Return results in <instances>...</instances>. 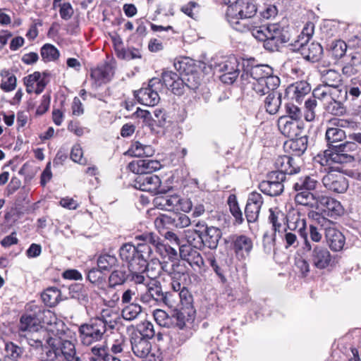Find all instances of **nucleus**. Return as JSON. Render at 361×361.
<instances>
[{"mask_svg": "<svg viewBox=\"0 0 361 361\" xmlns=\"http://www.w3.org/2000/svg\"><path fill=\"white\" fill-rule=\"evenodd\" d=\"M276 232L266 231L263 235V247L266 253L270 254L275 249Z\"/></svg>", "mask_w": 361, "mask_h": 361, "instance_id": "obj_57", "label": "nucleus"}, {"mask_svg": "<svg viewBox=\"0 0 361 361\" xmlns=\"http://www.w3.org/2000/svg\"><path fill=\"white\" fill-rule=\"evenodd\" d=\"M130 344L135 355L140 358L145 357L151 350L150 342L137 334H133L130 338Z\"/></svg>", "mask_w": 361, "mask_h": 361, "instance_id": "obj_29", "label": "nucleus"}, {"mask_svg": "<svg viewBox=\"0 0 361 361\" xmlns=\"http://www.w3.org/2000/svg\"><path fill=\"white\" fill-rule=\"evenodd\" d=\"M228 204L230 211L232 215L235 217L236 222L238 224H242L243 221V213L235 199V197H233V200L231 199V196L229 197Z\"/></svg>", "mask_w": 361, "mask_h": 361, "instance_id": "obj_63", "label": "nucleus"}, {"mask_svg": "<svg viewBox=\"0 0 361 361\" xmlns=\"http://www.w3.org/2000/svg\"><path fill=\"white\" fill-rule=\"evenodd\" d=\"M185 237L188 243L187 245L198 249L202 248V231L187 229L185 231Z\"/></svg>", "mask_w": 361, "mask_h": 361, "instance_id": "obj_51", "label": "nucleus"}, {"mask_svg": "<svg viewBox=\"0 0 361 361\" xmlns=\"http://www.w3.org/2000/svg\"><path fill=\"white\" fill-rule=\"evenodd\" d=\"M326 111L335 116H341L345 113V108L341 101L336 100V95L331 97L326 106Z\"/></svg>", "mask_w": 361, "mask_h": 361, "instance_id": "obj_56", "label": "nucleus"}, {"mask_svg": "<svg viewBox=\"0 0 361 361\" xmlns=\"http://www.w3.org/2000/svg\"><path fill=\"white\" fill-rule=\"evenodd\" d=\"M130 152L135 157H152L154 150L151 145H143L142 143L135 141L132 143L130 148Z\"/></svg>", "mask_w": 361, "mask_h": 361, "instance_id": "obj_48", "label": "nucleus"}, {"mask_svg": "<svg viewBox=\"0 0 361 361\" xmlns=\"http://www.w3.org/2000/svg\"><path fill=\"white\" fill-rule=\"evenodd\" d=\"M221 231L214 226H209L205 231H202V247L206 246L210 249H216L221 237Z\"/></svg>", "mask_w": 361, "mask_h": 361, "instance_id": "obj_33", "label": "nucleus"}, {"mask_svg": "<svg viewBox=\"0 0 361 361\" xmlns=\"http://www.w3.org/2000/svg\"><path fill=\"white\" fill-rule=\"evenodd\" d=\"M162 88L161 79L157 78H152L147 87H143L135 92V97L137 101L146 106H154L157 105L160 97L158 92Z\"/></svg>", "mask_w": 361, "mask_h": 361, "instance_id": "obj_12", "label": "nucleus"}, {"mask_svg": "<svg viewBox=\"0 0 361 361\" xmlns=\"http://www.w3.org/2000/svg\"><path fill=\"white\" fill-rule=\"evenodd\" d=\"M325 137L329 149L324 152V156L320 159L321 165L343 164L354 161V156L349 152L356 149L355 142H345L334 145L343 141L346 137L345 132L342 128L329 126Z\"/></svg>", "mask_w": 361, "mask_h": 361, "instance_id": "obj_2", "label": "nucleus"}, {"mask_svg": "<svg viewBox=\"0 0 361 361\" xmlns=\"http://www.w3.org/2000/svg\"><path fill=\"white\" fill-rule=\"evenodd\" d=\"M153 316L159 326L164 327H169L171 326V316L169 317L165 311L159 309L155 310L153 312Z\"/></svg>", "mask_w": 361, "mask_h": 361, "instance_id": "obj_61", "label": "nucleus"}, {"mask_svg": "<svg viewBox=\"0 0 361 361\" xmlns=\"http://www.w3.org/2000/svg\"><path fill=\"white\" fill-rule=\"evenodd\" d=\"M216 71L222 73L219 75L221 81L226 84H232L235 82L240 73V63L238 59L231 56L221 62L216 67Z\"/></svg>", "mask_w": 361, "mask_h": 361, "instance_id": "obj_17", "label": "nucleus"}, {"mask_svg": "<svg viewBox=\"0 0 361 361\" xmlns=\"http://www.w3.org/2000/svg\"><path fill=\"white\" fill-rule=\"evenodd\" d=\"M137 328L140 332L138 336H141L142 338L148 340V338H152L155 336L154 325L148 321L142 322Z\"/></svg>", "mask_w": 361, "mask_h": 361, "instance_id": "obj_60", "label": "nucleus"}, {"mask_svg": "<svg viewBox=\"0 0 361 361\" xmlns=\"http://www.w3.org/2000/svg\"><path fill=\"white\" fill-rule=\"evenodd\" d=\"M69 294L72 298L78 300L80 302H85L88 300L87 291L82 284L71 285L69 287Z\"/></svg>", "mask_w": 361, "mask_h": 361, "instance_id": "obj_53", "label": "nucleus"}, {"mask_svg": "<svg viewBox=\"0 0 361 361\" xmlns=\"http://www.w3.org/2000/svg\"><path fill=\"white\" fill-rule=\"evenodd\" d=\"M318 72L321 81L324 85L334 90L342 93V77L340 73L334 69H326L324 66H319Z\"/></svg>", "mask_w": 361, "mask_h": 361, "instance_id": "obj_20", "label": "nucleus"}, {"mask_svg": "<svg viewBox=\"0 0 361 361\" xmlns=\"http://www.w3.org/2000/svg\"><path fill=\"white\" fill-rule=\"evenodd\" d=\"M1 76L2 77L0 87L4 92H11L16 87V78L7 70H2L1 71Z\"/></svg>", "mask_w": 361, "mask_h": 361, "instance_id": "obj_50", "label": "nucleus"}, {"mask_svg": "<svg viewBox=\"0 0 361 361\" xmlns=\"http://www.w3.org/2000/svg\"><path fill=\"white\" fill-rule=\"evenodd\" d=\"M310 39H307V37H305V36L300 33L297 38L289 44L290 49L293 51L299 52L301 49L305 48L310 43Z\"/></svg>", "mask_w": 361, "mask_h": 361, "instance_id": "obj_64", "label": "nucleus"}, {"mask_svg": "<svg viewBox=\"0 0 361 361\" xmlns=\"http://www.w3.org/2000/svg\"><path fill=\"white\" fill-rule=\"evenodd\" d=\"M191 78L193 79L194 76L190 75L186 80L180 75L177 80H175L174 82L172 83L168 90H171L174 94L177 95L183 94L185 87L195 90L198 87V83H192L190 82Z\"/></svg>", "mask_w": 361, "mask_h": 361, "instance_id": "obj_40", "label": "nucleus"}, {"mask_svg": "<svg viewBox=\"0 0 361 361\" xmlns=\"http://www.w3.org/2000/svg\"><path fill=\"white\" fill-rule=\"evenodd\" d=\"M311 90L310 86L306 81L302 80L296 82L288 86L286 89V93L290 95L293 99L296 102L300 103L302 98Z\"/></svg>", "mask_w": 361, "mask_h": 361, "instance_id": "obj_34", "label": "nucleus"}, {"mask_svg": "<svg viewBox=\"0 0 361 361\" xmlns=\"http://www.w3.org/2000/svg\"><path fill=\"white\" fill-rule=\"evenodd\" d=\"M307 223L305 218L299 214L293 216L288 221V227L290 230H297L304 239L303 250L308 252L307 259L312 265L319 270L326 269L334 264V257L329 250L324 246L312 244L306 232Z\"/></svg>", "mask_w": 361, "mask_h": 361, "instance_id": "obj_3", "label": "nucleus"}, {"mask_svg": "<svg viewBox=\"0 0 361 361\" xmlns=\"http://www.w3.org/2000/svg\"><path fill=\"white\" fill-rule=\"evenodd\" d=\"M332 165H322L326 166L324 170L328 171L322 178V183L327 190L331 192L343 193L348 188V182L343 174L334 172V171L339 170V167H334Z\"/></svg>", "mask_w": 361, "mask_h": 361, "instance_id": "obj_14", "label": "nucleus"}, {"mask_svg": "<svg viewBox=\"0 0 361 361\" xmlns=\"http://www.w3.org/2000/svg\"><path fill=\"white\" fill-rule=\"evenodd\" d=\"M114 75L113 67L108 63L99 65L91 69L90 76L94 81L96 86L106 83L110 81Z\"/></svg>", "mask_w": 361, "mask_h": 361, "instance_id": "obj_26", "label": "nucleus"}, {"mask_svg": "<svg viewBox=\"0 0 361 361\" xmlns=\"http://www.w3.org/2000/svg\"><path fill=\"white\" fill-rule=\"evenodd\" d=\"M194 319L195 311L192 305L188 307L183 306L171 312V325L185 333L184 338L181 339V343H183L192 334L191 327Z\"/></svg>", "mask_w": 361, "mask_h": 361, "instance_id": "obj_9", "label": "nucleus"}, {"mask_svg": "<svg viewBox=\"0 0 361 361\" xmlns=\"http://www.w3.org/2000/svg\"><path fill=\"white\" fill-rule=\"evenodd\" d=\"M190 223V218L185 214L180 213L178 211L170 215L161 214L154 220V225L158 229L170 227L183 228L188 226Z\"/></svg>", "mask_w": 361, "mask_h": 361, "instance_id": "obj_16", "label": "nucleus"}, {"mask_svg": "<svg viewBox=\"0 0 361 361\" xmlns=\"http://www.w3.org/2000/svg\"><path fill=\"white\" fill-rule=\"evenodd\" d=\"M128 167L132 172L142 176L152 174L153 171L160 169L161 164L157 160L144 159L131 161Z\"/></svg>", "mask_w": 361, "mask_h": 361, "instance_id": "obj_23", "label": "nucleus"}, {"mask_svg": "<svg viewBox=\"0 0 361 361\" xmlns=\"http://www.w3.org/2000/svg\"><path fill=\"white\" fill-rule=\"evenodd\" d=\"M46 344L47 347L41 354L42 361H71L75 355V345L70 341L47 337Z\"/></svg>", "mask_w": 361, "mask_h": 361, "instance_id": "obj_7", "label": "nucleus"}, {"mask_svg": "<svg viewBox=\"0 0 361 361\" xmlns=\"http://www.w3.org/2000/svg\"><path fill=\"white\" fill-rule=\"evenodd\" d=\"M42 60L45 62L53 61L59 57V50L51 44H45L40 51Z\"/></svg>", "mask_w": 361, "mask_h": 361, "instance_id": "obj_54", "label": "nucleus"}, {"mask_svg": "<svg viewBox=\"0 0 361 361\" xmlns=\"http://www.w3.org/2000/svg\"><path fill=\"white\" fill-rule=\"evenodd\" d=\"M328 86L325 85H320L317 86L312 92V97L316 99H324L326 98L331 99V97L335 96L336 92L328 90Z\"/></svg>", "mask_w": 361, "mask_h": 361, "instance_id": "obj_62", "label": "nucleus"}, {"mask_svg": "<svg viewBox=\"0 0 361 361\" xmlns=\"http://www.w3.org/2000/svg\"><path fill=\"white\" fill-rule=\"evenodd\" d=\"M207 261L213 271L219 277L220 281L222 283H226L227 279L225 276V273L226 271L227 266L226 263H224L221 260L216 259L214 256L209 257L207 259Z\"/></svg>", "mask_w": 361, "mask_h": 361, "instance_id": "obj_45", "label": "nucleus"}, {"mask_svg": "<svg viewBox=\"0 0 361 361\" xmlns=\"http://www.w3.org/2000/svg\"><path fill=\"white\" fill-rule=\"evenodd\" d=\"M242 81H247L259 96L267 94L264 104L270 114L278 112L281 104V94L276 91L281 80L274 73V69L267 64L247 65L240 75Z\"/></svg>", "mask_w": 361, "mask_h": 361, "instance_id": "obj_1", "label": "nucleus"}, {"mask_svg": "<svg viewBox=\"0 0 361 361\" xmlns=\"http://www.w3.org/2000/svg\"><path fill=\"white\" fill-rule=\"evenodd\" d=\"M256 12L257 6L252 0H236L228 7L226 16L252 18Z\"/></svg>", "mask_w": 361, "mask_h": 361, "instance_id": "obj_18", "label": "nucleus"}, {"mask_svg": "<svg viewBox=\"0 0 361 361\" xmlns=\"http://www.w3.org/2000/svg\"><path fill=\"white\" fill-rule=\"evenodd\" d=\"M276 165L279 168L276 171L282 172L285 176L286 174H296L300 171V167L297 164L296 160L289 156L279 157L276 161Z\"/></svg>", "mask_w": 361, "mask_h": 361, "instance_id": "obj_32", "label": "nucleus"}, {"mask_svg": "<svg viewBox=\"0 0 361 361\" xmlns=\"http://www.w3.org/2000/svg\"><path fill=\"white\" fill-rule=\"evenodd\" d=\"M276 165L279 168L276 171L282 172L285 176L286 174H296L300 171V167L297 164L296 160L289 156L279 157L276 161Z\"/></svg>", "mask_w": 361, "mask_h": 361, "instance_id": "obj_31", "label": "nucleus"}, {"mask_svg": "<svg viewBox=\"0 0 361 361\" xmlns=\"http://www.w3.org/2000/svg\"><path fill=\"white\" fill-rule=\"evenodd\" d=\"M47 324L48 331L54 336H60L64 326L61 320H59L56 315L50 310H40L32 313L21 316L19 324L20 332H31L42 328V324Z\"/></svg>", "mask_w": 361, "mask_h": 361, "instance_id": "obj_4", "label": "nucleus"}, {"mask_svg": "<svg viewBox=\"0 0 361 361\" xmlns=\"http://www.w3.org/2000/svg\"><path fill=\"white\" fill-rule=\"evenodd\" d=\"M161 180L154 174L138 176L135 181V188L152 193H162L160 190Z\"/></svg>", "mask_w": 361, "mask_h": 361, "instance_id": "obj_22", "label": "nucleus"}, {"mask_svg": "<svg viewBox=\"0 0 361 361\" xmlns=\"http://www.w3.org/2000/svg\"><path fill=\"white\" fill-rule=\"evenodd\" d=\"M347 48V44L344 41L336 39L327 45L326 51L330 57L337 61L345 55Z\"/></svg>", "mask_w": 361, "mask_h": 361, "instance_id": "obj_38", "label": "nucleus"}, {"mask_svg": "<svg viewBox=\"0 0 361 361\" xmlns=\"http://www.w3.org/2000/svg\"><path fill=\"white\" fill-rule=\"evenodd\" d=\"M43 302L49 307H54L61 301V291L56 287L47 288L42 294Z\"/></svg>", "mask_w": 361, "mask_h": 361, "instance_id": "obj_43", "label": "nucleus"}, {"mask_svg": "<svg viewBox=\"0 0 361 361\" xmlns=\"http://www.w3.org/2000/svg\"><path fill=\"white\" fill-rule=\"evenodd\" d=\"M116 322L113 320L107 321L104 316L90 319L87 323L79 326L80 340L82 345L90 346L97 342L102 341L109 329H114Z\"/></svg>", "mask_w": 361, "mask_h": 361, "instance_id": "obj_5", "label": "nucleus"}, {"mask_svg": "<svg viewBox=\"0 0 361 361\" xmlns=\"http://www.w3.org/2000/svg\"><path fill=\"white\" fill-rule=\"evenodd\" d=\"M4 353L6 357L12 361H18L22 357L24 349L13 342L8 341L5 343Z\"/></svg>", "mask_w": 361, "mask_h": 361, "instance_id": "obj_46", "label": "nucleus"}, {"mask_svg": "<svg viewBox=\"0 0 361 361\" xmlns=\"http://www.w3.org/2000/svg\"><path fill=\"white\" fill-rule=\"evenodd\" d=\"M317 185V180L313 176H305L298 178L293 185L295 191H310L314 190Z\"/></svg>", "mask_w": 361, "mask_h": 361, "instance_id": "obj_42", "label": "nucleus"}, {"mask_svg": "<svg viewBox=\"0 0 361 361\" xmlns=\"http://www.w3.org/2000/svg\"><path fill=\"white\" fill-rule=\"evenodd\" d=\"M323 52V48L318 42L309 43L305 48L301 49L299 51L304 59L312 63L319 61Z\"/></svg>", "mask_w": 361, "mask_h": 361, "instance_id": "obj_35", "label": "nucleus"}, {"mask_svg": "<svg viewBox=\"0 0 361 361\" xmlns=\"http://www.w3.org/2000/svg\"><path fill=\"white\" fill-rule=\"evenodd\" d=\"M295 201L296 204L312 209H319V197L310 191H295Z\"/></svg>", "mask_w": 361, "mask_h": 361, "instance_id": "obj_36", "label": "nucleus"}, {"mask_svg": "<svg viewBox=\"0 0 361 361\" xmlns=\"http://www.w3.org/2000/svg\"><path fill=\"white\" fill-rule=\"evenodd\" d=\"M142 312V307L137 303H130L125 306L122 311L121 315L123 319L132 321L138 317Z\"/></svg>", "mask_w": 361, "mask_h": 361, "instance_id": "obj_52", "label": "nucleus"}, {"mask_svg": "<svg viewBox=\"0 0 361 361\" xmlns=\"http://www.w3.org/2000/svg\"><path fill=\"white\" fill-rule=\"evenodd\" d=\"M252 247V240L246 235H238L233 240V248L238 258L245 259L248 257Z\"/></svg>", "mask_w": 361, "mask_h": 361, "instance_id": "obj_28", "label": "nucleus"}, {"mask_svg": "<svg viewBox=\"0 0 361 361\" xmlns=\"http://www.w3.org/2000/svg\"><path fill=\"white\" fill-rule=\"evenodd\" d=\"M269 212V221L272 224V231L279 232L283 224H284L286 221V216L283 212L277 208L270 209Z\"/></svg>", "mask_w": 361, "mask_h": 361, "instance_id": "obj_44", "label": "nucleus"}, {"mask_svg": "<svg viewBox=\"0 0 361 361\" xmlns=\"http://www.w3.org/2000/svg\"><path fill=\"white\" fill-rule=\"evenodd\" d=\"M317 102L315 98L310 97L305 102V118L307 121H312L315 118V109Z\"/></svg>", "mask_w": 361, "mask_h": 361, "instance_id": "obj_58", "label": "nucleus"}, {"mask_svg": "<svg viewBox=\"0 0 361 361\" xmlns=\"http://www.w3.org/2000/svg\"><path fill=\"white\" fill-rule=\"evenodd\" d=\"M170 277L171 279V286L172 289H180V286H184L181 283L182 278L185 277V270L183 265L180 262H173L171 264Z\"/></svg>", "mask_w": 361, "mask_h": 361, "instance_id": "obj_37", "label": "nucleus"}, {"mask_svg": "<svg viewBox=\"0 0 361 361\" xmlns=\"http://www.w3.org/2000/svg\"><path fill=\"white\" fill-rule=\"evenodd\" d=\"M319 207L321 206V211L331 217L339 216L343 213V208L340 202L327 197H319Z\"/></svg>", "mask_w": 361, "mask_h": 361, "instance_id": "obj_24", "label": "nucleus"}, {"mask_svg": "<svg viewBox=\"0 0 361 361\" xmlns=\"http://www.w3.org/2000/svg\"><path fill=\"white\" fill-rule=\"evenodd\" d=\"M163 291L160 285L152 284L147 288L145 293L140 295V300L149 306H161Z\"/></svg>", "mask_w": 361, "mask_h": 361, "instance_id": "obj_25", "label": "nucleus"}, {"mask_svg": "<svg viewBox=\"0 0 361 361\" xmlns=\"http://www.w3.org/2000/svg\"><path fill=\"white\" fill-rule=\"evenodd\" d=\"M307 140L306 135L293 137L286 143V147L291 149L295 155L300 157L307 149Z\"/></svg>", "mask_w": 361, "mask_h": 361, "instance_id": "obj_41", "label": "nucleus"}, {"mask_svg": "<svg viewBox=\"0 0 361 361\" xmlns=\"http://www.w3.org/2000/svg\"><path fill=\"white\" fill-rule=\"evenodd\" d=\"M267 38L264 47L269 51H278L281 46L288 42L290 39L288 31L278 23L267 25Z\"/></svg>", "mask_w": 361, "mask_h": 361, "instance_id": "obj_13", "label": "nucleus"}, {"mask_svg": "<svg viewBox=\"0 0 361 361\" xmlns=\"http://www.w3.org/2000/svg\"><path fill=\"white\" fill-rule=\"evenodd\" d=\"M263 204L264 198L260 193L252 192L249 195L245 208V214L248 223L257 221Z\"/></svg>", "mask_w": 361, "mask_h": 361, "instance_id": "obj_19", "label": "nucleus"}, {"mask_svg": "<svg viewBox=\"0 0 361 361\" xmlns=\"http://www.w3.org/2000/svg\"><path fill=\"white\" fill-rule=\"evenodd\" d=\"M286 176L280 171H271L267 174V180H262L259 184V189L264 194L276 197L280 195L284 190L283 183Z\"/></svg>", "mask_w": 361, "mask_h": 361, "instance_id": "obj_15", "label": "nucleus"}, {"mask_svg": "<svg viewBox=\"0 0 361 361\" xmlns=\"http://www.w3.org/2000/svg\"><path fill=\"white\" fill-rule=\"evenodd\" d=\"M227 20L231 27L241 32H250L253 25L252 18H244L238 16H226Z\"/></svg>", "mask_w": 361, "mask_h": 361, "instance_id": "obj_39", "label": "nucleus"}, {"mask_svg": "<svg viewBox=\"0 0 361 361\" xmlns=\"http://www.w3.org/2000/svg\"><path fill=\"white\" fill-rule=\"evenodd\" d=\"M308 216L315 219L318 224L323 228L329 247L333 251H341L345 245V238L340 231L333 226V221L321 216L318 212L313 211L310 212Z\"/></svg>", "mask_w": 361, "mask_h": 361, "instance_id": "obj_8", "label": "nucleus"}, {"mask_svg": "<svg viewBox=\"0 0 361 361\" xmlns=\"http://www.w3.org/2000/svg\"><path fill=\"white\" fill-rule=\"evenodd\" d=\"M197 249L192 247L190 245L179 247V254L181 259L187 262L195 271L201 269L204 265V259Z\"/></svg>", "mask_w": 361, "mask_h": 361, "instance_id": "obj_21", "label": "nucleus"}, {"mask_svg": "<svg viewBox=\"0 0 361 361\" xmlns=\"http://www.w3.org/2000/svg\"><path fill=\"white\" fill-rule=\"evenodd\" d=\"M152 252V248L147 243H138L137 246L126 243L121 247L119 255L128 264L130 271H145Z\"/></svg>", "mask_w": 361, "mask_h": 361, "instance_id": "obj_6", "label": "nucleus"}, {"mask_svg": "<svg viewBox=\"0 0 361 361\" xmlns=\"http://www.w3.org/2000/svg\"><path fill=\"white\" fill-rule=\"evenodd\" d=\"M136 239L142 240V243H147L151 247L152 246L157 252L159 250V245L163 244L160 238L153 233H142L136 236Z\"/></svg>", "mask_w": 361, "mask_h": 361, "instance_id": "obj_55", "label": "nucleus"}, {"mask_svg": "<svg viewBox=\"0 0 361 361\" xmlns=\"http://www.w3.org/2000/svg\"><path fill=\"white\" fill-rule=\"evenodd\" d=\"M127 279L128 274L124 269H115L109 276V287L113 288L121 286L126 281Z\"/></svg>", "mask_w": 361, "mask_h": 361, "instance_id": "obj_49", "label": "nucleus"}, {"mask_svg": "<svg viewBox=\"0 0 361 361\" xmlns=\"http://www.w3.org/2000/svg\"><path fill=\"white\" fill-rule=\"evenodd\" d=\"M154 205L160 209L176 212H189L192 208V203L188 200H183L177 195H160L153 200Z\"/></svg>", "mask_w": 361, "mask_h": 361, "instance_id": "obj_11", "label": "nucleus"}, {"mask_svg": "<svg viewBox=\"0 0 361 361\" xmlns=\"http://www.w3.org/2000/svg\"><path fill=\"white\" fill-rule=\"evenodd\" d=\"M118 261L114 255L105 253L99 255L97 266L100 271H109L118 265Z\"/></svg>", "mask_w": 361, "mask_h": 361, "instance_id": "obj_47", "label": "nucleus"}, {"mask_svg": "<svg viewBox=\"0 0 361 361\" xmlns=\"http://www.w3.org/2000/svg\"><path fill=\"white\" fill-rule=\"evenodd\" d=\"M180 288L179 290L173 289V291L163 292L161 306H167L172 312L183 306H190L193 301L192 294L185 286H180Z\"/></svg>", "mask_w": 361, "mask_h": 361, "instance_id": "obj_10", "label": "nucleus"}, {"mask_svg": "<svg viewBox=\"0 0 361 361\" xmlns=\"http://www.w3.org/2000/svg\"><path fill=\"white\" fill-rule=\"evenodd\" d=\"M278 128L283 135L290 138L299 136L302 129L299 121L288 117H281L278 121Z\"/></svg>", "mask_w": 361, "mask_h": 361, "instance_id": "obj_27", "label": "nucleus"}, {"mask_svg": "<svg viewBox=\"0 0 361 361\" xmlns=\"http://www.w3.org/2000/svg\"><path fill=\"white\" fill-rule=\"evenodd\" d=\"M48 331V326L47 329L40 328L39 329L32 331L31 332H27L23 334V336L27 339L28 344L35 348H44L46 346H44V342L46 343V340L47 337H51L49 336Z\"/></svg>", "mask_w": 361, "mask_h": 361, "instance_id": "obj_30", "label": "nucleus"}, {"mask_svg": "<svg viewBox=\"0 0 361 361\" xmlns=\"http://www.w3.org/2000/svg\"><path fill=\"white\" fill-rule=\"evenodd\" d=\"M92 357L90 360H99L100 361H105L110 355L107 352L106 347L104 345H96L91 348Z\"/></svg>", "mask_w": 361, "mask_h": 361, "instance_id": "obj_59", "label": "nucleus"}]
</instances>
